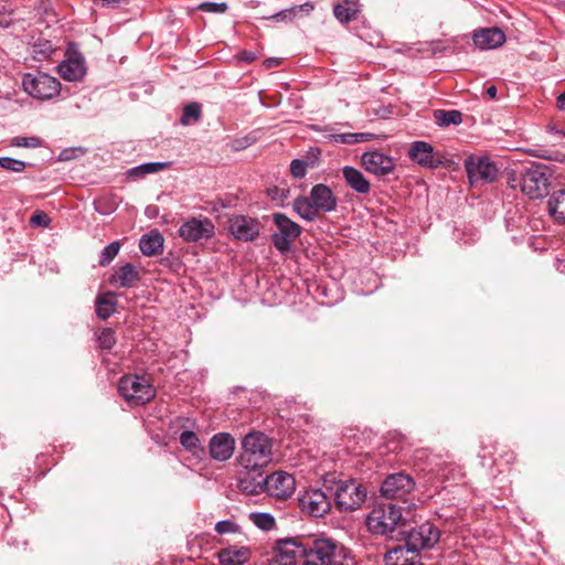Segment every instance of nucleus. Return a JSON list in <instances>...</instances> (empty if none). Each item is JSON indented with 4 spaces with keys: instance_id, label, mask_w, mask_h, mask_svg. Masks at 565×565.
I'll use <instances>...</instances> for the list:
<instances>
[{
    "instance_id": "f257e3e1",
    "label": "nucleus",
    "mask_w": 565,
    "mask_h": 565,
    "mask_svg": "<svg viewBox=\"0 0 565 565\" xmlns=\"http://www.w3.org/2000/svg\"><path fill=\"white\" fill-rule=\"evenodd\" d=\"M349 551L324 536H295L278 540L270 565H344Z\"/></svg>"
},
{
    "instance_id": "f03ea898",
    "label": "nucleus",
    "mask_w": 565,
    "mask_h": 565,
    "mask_svg": "<svg viewBox=\"0 0 565 565\" xmlns=\"http://www.w3.org/2000/svg\"><path fill=\"white\" fill-rule=\"evenodd\" d=\"M548 171L543 163L527 161L507 171L508 184L511 189H520L531 200L541 199L548 194Z\"/></svg>"
},
{
    "instance_id": "7ed1b4c3",
    "label": "nucleus",
    "mask_w": 565,
    "mask_h": 565,
    "mask_svg": "<svg viewBox=\"0 0 565 565\" xmlns=\"http://www.w3.org/2000/svg\"><path fill=\"white\" fill-rule=\"evenodd\" d=\"M323 487L340 512H351L360 509L367 494L365 487L359 481L338 479L334 475H328L323 479Z\"/></svg>"
},
{
    "instance_id": "20e7f679",
    "label": "nucleus",
    "mask_w": 565,
    "mask_h": 565,
    "mask_svg": "<svg viewBox=\"0 0 565 565\" xmlns=\"http://www.w3.org/2000/svg\"><path fill=\"white\" fill-rule=\"evenodd\" d=\"M338 198L332 190L319 183L311 188L309 196L299 195L292 202V210L305 221L313 222L321 213L337 209Z\"/></svg>"
},
{
    "instance_id": "39448f33",
    "label": "nucleus",
    "mask_w": 565,
    "mask_h": 565,
    "mask_svg": "<svg viewBox=\"0 0 565 565\" xmlns=\"http://www.w3.org/2000/svg\"><path fill=\"white\" fill-rule=\"evenodd\" d=\"M402 507L387 502L377 504L367 515L366 526L376 535H386L398 540L399 531L406 526Z\"/></svg>"
},
{
    "instance_id": "423d86ee",
    "label": "nucleus",
    "mask_w": 565,
    "mask_h": 565,
    "mask_svg": "<svg viewBox=\"0 0 565 565\" xmlns=\"http://www.w3.org/2000/svg\"><path fill=\"white\" fill-rule=\"evenodd\" d=\"M271 460V443L260 431L248 433L242 440V451L238 456L239 465L244 469H263Z\"/></svg>"
},
{
    "instance_id": "0eeeda50",
    "label": "nucleus",
    "mask_w": 565,
    "mask_h": 565,
    "mask_svg": "<svg viewBox=\"0 0 565 565\" xmlns=\"http://www.w3.org/2000/svg\"><path fill=\"white\" fill-rule=\"evenodd\" d=\"M440 539V531L431 522H424L417 526H406L399 531L397 541H403L395 547H402L405 554L419 555L420 550L434 547Z\"/></svg>"
},
{
    "instance_id": "6e6552de",
    "label": "nucleus",
    "mask_w": 565,
    "mask_h": 565,
    "mask_svg": "<svg viewBox=\"0 0 565 565\" xmlns=\"http://www.w3.org/2000/svg\"><path fill=\"white\" fill-rule=\"evenodd\" d=\"M118 392L130 405H145L156 396V390L145 376L124 375L118 382Z\"/></svg>"
},
{
    "instance_id": "1a4fd4ad",
    "label": "nucleus",
    "mask_w": 565,
    "mask_h": 565,
    "mask_svg": "<svg viewBox=\"0 0 565 565\" xmlns=\"http://www.w3.org/2000/svg\"><path fill=\"white\" fill-rule=\"evenodd\" d=\"M22 87L33 98L45 100L58 95L61 83L46 73H26L22 78Z\"/></svg>"
},
{
    "instance_id": "9d476101",
    "label": "nucleus",
    "mask_w": 565,
    "mask_h": 565,
    "mask_svg": "<svg viewBox=\"0 0 565 565\" xmlns=\"http://www.w3.org/2000/svg\"><path fill=\"white\" fill-rule=\"evenodd\" d=\"M273 221L277 231L273 233L271 242L274 247L284 255L290 250L294 241L300 236L301 226L282 213H274Z\"/></svg>"
},
{
    "instance_id": "9b49d317",
    "label": "nucleus",
    "mask_w": 565,
    "mask_h": 565,
    "mask_svg": "<svg viewBox=\"0 0 565 565\" xmlns=\"http://www.w3.org/2000/svg\"><path fill=\"white\" fill-rule=\"evenodd\" d=\"M465 168L471 185L492 183L498 177L495 163L487 157H469L465 160Z\"/></svg>"
},
{
    "instance_id": "f8f14e48",
    "label": "nucleus",
    "mask_w": 565,
    "mask_h": 565,
    "mask_svg": "<svg viewBox=\"0 0 565 565\" xmlns=\"http://www.w3.org/2000/svg\"><path fill=\"white\" fill-rule=\"evenodd\" d=\"M178 234L188 243H196L212 238L215 226L209 217H191L179 227Z\"/></svg>"
},
{
    "instance_id": "ddd939ff",
    "label": "nucleus",
    "mask_w": 565,
    "mask_h": 565,
    "mask_svg": "<svg viewBox=\"0 0 565 565\" xmlns=\"http://www.w3.org/2000/svg\"><path fill=\"white\" fill-rule=\"evenodd\" d=\"M331 495L322 486L321 489H310L300 499V509L315 518H321L331 510Z\"/></svg>"
},
{
    "instance_id": "4468645a",
    "label": "nucleus",
    "mask_w": 565,
    "mask_h": 565,
    "mask_svg": "<svg viewBox=\"0 0 565 565\" xmlns=\"http://www.w3.org/2000/svg\"><path fill=\"white\" fill-rule=\"evenodd\" d=\"M415 488V481L411 475L396 472L388 475L381 486V494L385 499H404Z\"/></svg>"
},
{
    "instance_id": "2eb2a0df",
    "label": "nucleus",
    "mask_w": 565,
    "mask_h": 565,
    "mask_svg": "<svg viewBox=\"0 0 565 565\" xmlns=\"http://www.w3.org/2000/svg\"><path fill=\"white\" fill-rule=\"evenodd\" d=\"M295 489V478L288 472L276 471L267 476L266 493L270 497L286 500L294 494Z\"/></svg>"
},
{
    "instance_id": "dca6fc26",
    "label": "nucleus",
    "mask_w": 565,
    "mask_h": 565,
    "mask_svg": "<svg viewBox=\"0 0 565 565\" xmlns=\"http://www.w3.org/2000/svg\"><path fill=\"white\" fill-rule=\"evenodd\" d=\"M408 157L428 169H436L444 163V157L436 153L433 146L426 141H414L409 147Z\"/></svg>"
},
{
    "instance_id": "f3484780",
    "label": "nucleus",
    "mask_w": 565,
    "mask_h": 565,
    "mask_svg": "<svg viewBox=\"0 0 565 565\" xmlns=\"http://www.w3.org/2000/svg\"><path fill=\"white\" fill-rule=\"evenodd\" d=\"M228 230L236 239L253 242L259 236L260 224L256 218L236 215L230 220Z\"/></svg>"
},
{
    "instance_id": "a211bd4d",
    "label": "nucleus",
    "mask_w": 565,
    "mask_h": 565,
    "mask_svg": "<svg viewBox=\"0 0 565 565\" xmlns=\"http://www.w3.org/2000/svg\"><path fill=\"white\" fill-rule=\"evenodd\" d=\"M361 161L366 171L379 177L387 175L395 169L393 159L380 151L363 153Z\"/></svg>"
},
{
    "instance_id": "6ab92c4d",
    "label": "nucleus",
    "mask_w": 565,
    "mask_h": 565,
    "mask_svg": "<svg viewBox=\"0 0 565 565\" xmlns=\"http://www.w3.org/2000/svg\"><path fill=\"white\" fill-rule=\"evenodd\" d=\"M60 75L68 82H81L86 75L85 58L82 54L70 55L57 66Z\"/></svg>"
},
{
    "instance_id": "aec40b11",
    "label": "nucleus",
    "mask_w": 565,
    "mask_h": 565,
    "mask_svg": "<svg viewBox=\"0 0 565 565\" xmlns=\"http://www.w3.org/2000/svg\"><path fill=\"white\" fill-rule=\"evenodd\" d=\"M241 476L238 487L246 494H259L266 492L267 476L262 469L249 468Z\"/></svg>"
},
{
    "instance_id": "412c9836",
    "label": "nucleus",
    "mask_w": 565,
    "mask_h": 565,
    "mask_svg": "<svg viewBox=\"0 0 565 565\" xmlns=\"http://www.w3.org/2000/svg\"><path fill=\"white\" fill-rule=\"evenodd\" d=\"M210 455L214 460L226 461L235 449V440L227 433H218L210 440Z\"/></svg>"
},
{
    "instance_id": "4be33fe9",
    "label": "nucleus",
    "mask_w": 565,
    "mask_h": 565,
    "mask_svg": "<svg viewBox=\"0 0 565 565\" xmlns=\"http://www.w3.org/2000/svg\"><path fill=\"white\" fill-rule=\"evenodd\" d=\"M472 40L475 45L481 50H493L505 42V34L499 28H487L476 31Z\"/></svg>"
},
{
    "instance_id": "5701e85b",
    "label": "nucleus",
    "mask_w": 565,
    "mask_h": 565,
    "mask_svg": "<svg viewBox=\"0 0 565 565\" xmlns=\"http://www.w3.org/2000/svg\"><path fill=\"white\" fill-rule=\"evenodd\" d=\"M342 174L345 180V183L350 189L355 191L359 194H369L371 191V184L369 180L364 177V174L350 166H345L342 169Z\"/></svg>"
},
{
    "instance_id": "b1692460",
    "label": "nucleus",
    "mask_w": 565,
    "mask_h": 565,
    "mask_svg": "<svg viewBox=\"0 0 565 565\" xmlns=\"http://www.w3.org/2000/svg\"><path fill=\"white\" fill-rule=\"evenodd\" d=\"M250 557V550L245 546H228L218 552V559L222 565H242Z\"/></svg>"
},
{
    "instance_id": "393cba45",
    "label": "nucleus",
    "mask_w": 565,
    "mask_h": 565,
    "mask_svg": "<svg viewBox=\"0 0 565 565\" xmlns=\"http://www.w3.org/2000/svg\"><path fill=\"white\" fill-rule=\"evenodd\" d=\"M139 280L140 274L130 263L120 266L110 278V282L120 288H130Z\"/></svg>"
},
{
    "instance_id": "a878e982",
    "label": "nucleus",
    "mask_w": 565,
    "mask_h": 565,
    "mask_svg": "<svg viewBox=\"0 0 565 565\" xmlns=\"http://www.w3.org/2000/svg\"><path fill=\"white\" fill-rule=\"evenodd\" d=\"M164 238L158 230H152L141 236L139 248L146 256H156L163 250Z\"/></svg>"
},
{
    "instance_id": "bb28decb",
    "label": "nucleus",
    "mask_w": 565,
    "mask_h": 565,
    "mask_svg": "<svg viewBox=\"0 0 565 565\" xmlns=\"http://www.w3.org/2000/svg\"><path fill=\"white\" fill-rule=\"evenodd\" d=\"M384 559L386 565H425L420 555L405 554L402 547H391Z\"/></svg>"
},
{
    "instance_id": "cd10ccee",
    "label": "nucleus",
    "mask_w": 565,
    "mask_h": 565,
    "mask_svg": "<svg viewBox=\"0 0 565 565\" xmlns=\"http://www.w3.org/2000/svg\"><path fill=\"white\" fill-rule=\"evenodd\" d=\"M309 153L311 157H308L306 160L294 159L290 162V173L294 178L302 179L306 175L308 168L315 167L321 151L319 148H311Z\"/></svg>"
},
{
    "instance_id": "c85d7f7f",
    "label": "nucleus",
    "mask_w": 565,
    "mask_h": 565,
    "mask_svg": "<svg viewBox=\"0 0 565 565\" xmlns=\"http://www.w3.org/2000/svg\"><path fill=\"white\" fill-rule=\"evenodd\" d=\"M548 212L555 221L565 223V190L552 193L548 199Z\"/></svg>"
},
{
    "instance_id": "c756f323",
    "label": "nucleus",
    "mask_w": 565,
    "mask_h": 565,
    "mask_svg": "<svg viewBox=\"0 0 565 565\" xmlns=\"http://www.w3.org/2000/svg\"><path fill=\"white\" fill-rule=\"evenodd\" d=\"M171 162H147L128 170L129 178H142L147 174L157 173L170 168Z\"/></svg>"
},
{
    "instance_id": "7c9ffc66",
    "label": "nucleus",
    "mask_w": 565,
    "mask_h": 565,
    "mask_svg": "<svg viewBox=\"0 0 565 565\" xmlns=\"http://www.w3.org/2000/svg\"><path fill=\"white\" fill-rule=\"evenodd\" d=\"M434 119L438 126L449 127L450 125H460L462 122V114L456 109H436L434 111Z\"/></svg>"
},
{
    "instance_id": "2f4dec72",
    "label": "nucleus",
    "mask_w": 565,
    "mask_h": 565,
    "mask_svg": "<svg viewBox=\"0 0 565 565\" xmlns=\"http://www.w3.org/2000/svg\"><path fill=\"white\" fill-rule=\"evenodd\" d=\"M96 313L102 320L108 319L116 309V300L110 295H100L96 298Z\"/></svg>"
},
{
    "instance_id": "473e14b6",
    "label": "nucleus",
    "mask_w": 565,
    "mask_h": 565,
    "mask_svg": "<svg viewBox=\"0 0 565 565\" xmlns=\"http://www.w3.org/2000/svg\"><path fill=\"white\" fill-rule=\"evenodd\" d=\"M312 9H313V7L310 3H305L301 6L284 9L281 11H279L278 13L271 15L270 19L276 22H280V21L281 22H290L296 18V15L299 12H301V11L310 12Z\"/></svg>"
},
{
    "instance_id": "72a5a7b5",
    "label": "nucleus",
    "mask_w": 565,
    "mask_h": 565,
    "mask_svg": "<svg viewBox=\"0 0 565 565\" xmlns=\"http://www.w3.org/2000/svg\"><path fill=\"white\" fill-rule=\"evenodd\" d=\"M202 117V108L199 103H190L183 108V114L180 122L183 126H189L194 121H199Z\"/></svg>"
},
{
    "instance_id": "f704fd0d",
    "label": "nucleus",
    "mask_w": 565,
    "mask_h": 565,
    "mask_svg": "<svg viewBox=\"0 0 565 565\" xmlns=\"http://www.w3.org/2000/svg\"><path fill=\"white\" fill-rule=\"evenodd\" d=\"M333 14L339 22L349 23L350 21L356 19L358 9L355 8L354 3L351 7L335 4L333 7Z\"/></svg>"
},
{
    "instance_id": "c9c22d12",
    "label": "nucleus",
    "mask_w": 565,
    "mask_h": 565,
    "mask_svg": "<svg viewBox=\"0 0 565 565\" xmlns=\"http://www.w3.org/2000/svg\"><path fill=\"white\" fill-rule=\"evenodd\" d=\"M120 249V243L118 241L111 242L103 248L99 255V266H108L113 259L118 255Z\"/></svg>"
},
{
    "instance_id": "e433bc0d",
    "label": "nucleus",
    "mask_w": 565,
    "mask_h": 565,
    "mask_svg": "<svg viewBox=\"0 0 565 565\" xmlns=\"http://www.w3.org/2000/svg\"><path fill=\"white\" fill-rule=\"evenodd\" d=\"M249 519L260 530L269 531L275 527V519L269 513L258 512L250 513Z\"/></svg>"
},
{
    "instance_id": "4c0bfd02",
    "label": "nucleus",
    "mask_w": 565,
    "mask_h": 565,
    "mask_svg": "<svg viewBox=\"0 0 565 565\" xmlns=\"http://www.w3.org/2000/svg\"><path fill=\"white\" fill-rule=\"evenodd\" d=\"M266 193L273 202H276L279 206H284L286 200L289 198L290 190L287 186L273 185L267 188Z\"/></svg>"
},
{
    "instance_id": "58836bf2",
    "label": "nucleus",
    "mask_w": 565,
    "mask_h": 565,
    "mask_svg": "<svg viewBox=\"0 0 565 565\" xmlns=\"http://www.w3.org/2000/svg\"><path fill=\"white\" fill-rule=\"evenodd\" d=\"M98 345L102 350H110L116 343L115 331L110 328H104L97 337Z\"/></svg>"
},
{
    "instance_id": "ea45409f",
    "label": "nucleus",
    "mask_w": 565,
    "mask_h": 565,
    "mask_svg": "<svg viewBox=\"0 0 565 565\" xmlns=\"http://www.w3.org/2000/svg\"><path fill=\"white\" fill-rule=\"evenodd\" d=\"M0 167L8 171L22 172L25 169L26 163L22 160H18L14 158L1 157Z\"/></svg>"
},
{
    "instance_id": "a19ab883",
    "label": "nucleus",
    "mask_w": 565,
    "mask_h": 565,
    "mask_svg": "<svg viewBox=\"0 0 565 565\" xmlns=\"http://www.w3.org/2000/svg\"><path fill=\"white\" fill-rule=\"evenodd\" d=\"M180 444L188 450H194L199 448L200 440L195 433L191 430L182 431L180 435Z\"/></svg>"
},
{
    "instance_id": "79ce46f5",
    "label": "nucleus",
    "mask_w": 565,
    "mask_h": 565,
    "mask_svg": "<svg viewBox=\"0 0 565 565\" xmlns=\"http://www.w3.org/2000/svg\"><path fill=\"white\" fill-rule=\"evenodd\" d=\"M11 145L15 146V147L36 148L42 145V140L35 136H32V137L19 136V137H15L12 139Z\"/></svg>"
},
{
    "instance_id": "37998d69",
    "label": "nucleus",
    "mask_w": 565,
    "mask_h": 565,
    "mask_svg": "<svg viewBox=\"0 0 565 565\" xmlns=\"http://www.w3.org/2000/svg\"><path fill=\"white\" fill-rule=\"evenodd\" d=\"M215 531L221 535L228 533H238L239 525L231 520H222L215 524Z\"/></svg>"
},
{
    "instance_id": "c03bdc74",
    "label": "nucleus",
    "mask_w": 565,
    "mask_h": 565,
    "mask_svg": "<svg viewBox=\"0 0 565 565\" xmlns=\"http://www.w3.org/2000/svg\"><path fill=\"white\" fill-rule=\"evenodd\" d=\"M50 223V216L43 211H35L30 217V224L33 226L47 227Z\"/></svg>"
},
{
    "instance_id": "a18cd8bd",
    "label": "nucleus",
    "mask_w": 565,
    "mask_h": 565,
    "mask_svg": "<svg viewBox=\"0 0 565 565\" xmlns=\"http://www.w3.org/2000/svg\"><path fill=\"white\" fill-rule=\"evenodd\" d=\"M199 8L204 12L224 13L227 10V4L225 2H203Z\"/></svg>"
},
{
    "instance_id": "49530a36",
    "label": "nucleus",
    "mask_w": 565,
    "mask_h": 565,
    "mask_svg": "<svg viewBox=\"0 0 565 565\" xmlns=\"http://www.w3.org/2000/svg\"><path fill=\"white\" fill-rule=\"evenodd\" d=\"M333 139L335 142L345 143V145H354V134L348 132V134H339L334 135Z\"/></svg>"
},
{
    "instance_id": "de8ad7c7",
    "label": "nucleus",
    "mask_w": 565,
    "mask_h": 565,
    "mask_svg": "<svg viewBox=\"0 0 565 565\" xmlns=\"http://www.w3.org/2000/svg\"><path fill=\"white\" fill-rule=\"evenodd\" d=\"M239 60L243 62H246V63H252L253 61L256 60V54L250 51H243L239 54Z\"/></svg>"
},
{
    "instance_id": "09e8293b",
    "label": "nucleus",
    "mask_w": 565,
    "mask_h": 565,
    "mask_svg": "<svg viewBox=\"0 0 565 565\" xmlns=\"http://www.w3.org/2000/svg\"><path fill=\"white\" fill-rule=\"evenodd\" d=\"M373 137L372 134H365V132H358V134H354V145L355 143H360V142H364V141H369L371 140Z\"/></svg>"
},
{
    "instance_id": "8fccbe9b",
    "label": "nucleus",
    "mask_w": 565,
    "mask_h": 565,
    "mask_svg": "<svg viewBox=\"0 0 565 565\" xmlns=\"http://www.w3.org/2000/svg\"><path fill=\"white\" fill-rule=\"evenodd\" d=\"M497 87L494 85H491L489 86L487 89H486V95L490 98V99H495L497 97Z\"/></svg>"
},
{
    "instance_id": "3c124183",
    "label": "nucleus",
    "mask_w": 565,
    "mask_h": 565,
    "mask_svg": "<svg viewBox=\"0 0 565 565\" xmlns=\"http://www.w3.org/2000/svg\"><path fill=\"white\" fill-rule=\"evenodd\" d=\"M557 107L561 110H565V92L558 95V97H557Z\"/></svg>"
},
{
    "instance_id": "603ef678",
    "label": "nucleus",
    "mask_w": 565,
    "mask_h": 565,
    "mask_svg": "<svg viewBox=\"0 0 565 565\" xmlns=\"http://www.w3.org/2000/svg\"><path fill=\"white\" fill-rule=\"evenodd\" d=\"M267 65L270 67V66H277L279 65V60L278 58H269L266 61Z\"/></svg>"
},
{
    "instance_id": "864d4df0",
    "label": "nucleus",
    "mask_w": 565,
    "mask_h": 565,
    "mask_svg": "<svg viewBox=\"0 0 565 565\" xmlns=\"http://www.w3.org/2000/svg\"><path fill=\"white\" fill-rule=\"evenodd\" d=\"M539 158H542V159H547V160H552V156L547 154V151H542L540 153L536 154Z\"/></svg>"
},
{
    "instance_id": "5fc2aeb1",
    "label": "nucleus",
    "mask_w": 565,
    "mask_h": 565,
    "mask_svg": "<svg viewBox=\"0 0 565 565\" xmlns=\"http://www.w3.org/2000/svg\"><path fill=\"white\" fill-rule=\"evenodd\" d=\"M552 129H553V130H554V132H556V134L564 135V132H563V131H561V130H557V129H555V128H552Z\"/></svg>"
}]
</instances>
